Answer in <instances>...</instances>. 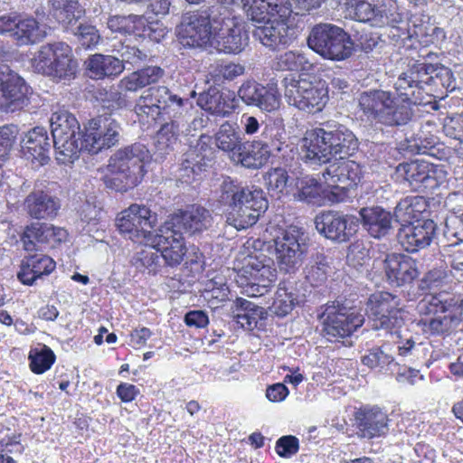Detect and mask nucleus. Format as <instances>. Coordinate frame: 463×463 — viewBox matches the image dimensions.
I'll use <instances>...</instances> for the list:
<instances>
[{"mask_svg": "<svg viewBox=\"0 0 463 463\" xmlns=\"http://www.w3.org/2000/svg\"><path fill=\"white\" fill-rule=\"evenodd\" d=\"M326 188L323 189V198L331 204L345 203L349 198V187L339 185V183H331L329 180H323Z\"/></svg>", "mask_w": 463, "mask_h": 463, "instance_id": "58", "label": "nucleus"}, {"mask_svg": "<svg viewBox=\"0 0 463 463\" xmlns=\"http://www.w3.org/2000/svg\"><path fill=\"white\" fill-rule=\"evenodd\" d=\"M188 99H183L166 86L150 87L137 100L135 112L147 124L182 119L186 113Z\"/></svg>", "mask_w": 463, "mask_h": 463, "instance_id": "8", "label": "nucleus"}, {"mask_svg": "<svg viewBox=\"0 0 463 463\" xmlns=\"http://www.w3.org/2000/svg\"><path fill=\"white\" fill-rule=\"evenodd\" d=\"M279 106L280 93L278 85L276 83L261 85L255 107L261 110L271 112L278 109Z\"/></svg>", "mask_w": 463, "mask_h": 463, "instance_id": "53", "label": "nucleus"}, {"mask_svg": "<svg viewBox=\"0 0 463 463\" xmlns=\"http://www.w3.org/2000/svg\"><path fill=\"white\" fill-rule=\"evenodd\" d=\"M436 228V223L430 219L416 220L402 230L401 243L406 251H418L430 244Z\"/></svg>", "mask_w": 463, "mask_h": 463, "instance_id": "29", "label": "nucleus"}, {"mask_svg": "<svg viewBox=\"0 0 463 463\" xmlns=\"http://www.w3.org/2000/svg\"><path fill=\"white\" fill-rule=\"evenodd\" d=\"M216 146L225 152L232 161L243 139L236 127L229 121L223 122L214 135Z\"/></svg>", "mask_w": 463, "mask_h": 463, "instance_id": "41", "label": "nucleus"}, {"mask_svg": "<svg viewBox=\"0 0 463 463\" xmlns=\"http://www.w3.org/2000/svg\"><path fill=\"white\" fill-rule=\"evenodd\" d=\"M86 74L92 80L116 77L124 71L122 61L111 55L95 53L84 62Z\"/></svg>", "mask_w": 463, "mask_h": 463, "instance_id": "33", "label": "nucleus"}, {"mask_svg": "<svg viewBox=\"0 0 463 463\" xmlns=\"http://www.w3.org/2000/svg\"><path fill=\"white\" fill-rule=\"evenodd\" d=\"M434 71L435 67L431 63L416 61L410 65L394 84L396 106H407L413 112L412 106L429 104L431 98L436 97L432 93L434 87L442 85L447 90L454 89L451 87L453 75L449 70L444 69L432 76Z\"/></svg>", "mask_w": 463, "mask_h": 463, "instance_id": "4", "label": "nucleus"}, {"mask_svg": "<svg viewBox=\"0 0 463 463\" xmlns=\"http://www.w3.org/2000/svg\"><path fill=\"white\" fill-rule=\"evenodd\" d=\"M443 131L448 137L458 141L456 151L463 158V116L448 118L443 125Z\"/></svg>", "mask_w": 463, "mask_h": 463, "instance_id": "57", "label": "nucleus"}, {"mask_svg": "<svg viewBox=\"0 0 463 463\" xmlns=\"http://www.w3.org/2000/svg\"><path fill=\"white\" fill-rule=\"evenodd\" d=\"M298 450L299 440L296 436H282L276 441L275 451L280 458H289L296 455Z\"/></svg>", "mask_w": 463, "mask_h": 463, "instance_id": "63", "label": "nucleus"}, {"mask_svg": "<svg viewBox=\"0 0 463 463\" xmlns=\"http://www.w3.org/2000/svg\"><path fill=\"white\" fill-rule=\"evenodd\" d=\"M258 140L263 144L269 157L272 155L280 154L288 146L285 127L277 123L266 124L261 130L260 138Z\"/></svg>", "mask_w": 463, "mask_h": 463, "instance_id": "40", "label": "nucleus"}, {"mask_svg": "<svg viewBox=\"0 0 463 463\" xmlns=\"http://www.w3.org/2000/svg\"><path fill=\"white\" fill-rule=\"evenodd\" d=\"M458 283L452 270L446 267L429 270L420 280V288L428 291L420 302L424 326L433 335L449 333L463 320V297L455 292Z\"/></svg>", "mask_w": 463, "mask_h": 463, "instance_id": "2", "label": "nucleus"}, {"mask_svg": "<svg viewBox=\"0 0 463 463\" xmlns=\"http://www.w3.org/2000/svg\"><path fill=\"white\" fill-rule=\"evenodd\" d=\"M297 262H249L237 271V283L247 288L250 297H260L268 293L278 279V268L280 271L292 273Z\"/></svg>", "mask_w": 463, "mask_h": 463, "instance_id": "14", "label": "nucleus"}, {"mask_svg": "<svg viewBox=\"0 0 463 463\" xmlns=\"http://www.w3.org/2000/svg\"><path fill=\"white\" fill-rule=\"evenodd\" d=\"M68 235V232L64 228L45 222H32L24 227L21 235V241L26 251L33 252L38 250V244H45L51 248H55L65 242Z\"/></svg>", "mask_w": 463, "mask_h": 463, "instance_id": "24", "label": "nucleus"}, {"mask_svg": "<svg viewBox=\"0 0 463 463\" xmlns=\"http://www.w3.org/2000/svg\"><path fill=\"white\" fill-rule=\"evenodd\" d=\"M238 309L234 316L235 322L243 329L252 331L264 317L263 308L244 299H237Z\"/></svg>", "mask_w": 463, "mask_h": 463, "instance_id": "43", "label": "nucleus"}, {"mask_svg": "<svg viewBox=\"0 0 463 463\" xmlns=\"http://www.w3.org/2000/svg\"><path fill=\"white\" fill-rule=\"evenodd\" d=\"M197 105L213 116L224 118L235 111L238 102L233 91H221L214 87H210L199 93Z\"/></svg>", "mask_w": 463, "mask_h": 463, "instance_id": "27", "label": "nucleus"}, {"mask_svg": "<svg viewBox=\"0 0 463 463\" xmlns=\"http://www.w3.org/2000/svg\"><path fill=\"white\" fill-rule=\"evenodd\" d=\"M400 298L386 291L372 294L367 301V313L373 321V328L387 333L397 332L404 325Z\"/></svg>", "mask_w": 463, "mask_h": 463, "instance_id": "16", "label": "nucleus"}, {"mask_svg": "<svg viewBox=\"0 0 463 463\" xmlns=\"http://www.w3.org/2000/svg\"><path fill=\"white\" fill-rule=\"evenodd\" d=\"M245 66L240 62L221 59L210 64L206 74L207 83L222 87L244 75Z\"/></svg>", "mask_w": 463, "mask_h": 463, "instance_id": "35", "label": "nucleus"}, {"mask_svg": "<svg viewBox=\"0 0 463 463\" xmlns=\"http://www.w3.org/2000/svg\"><path fill=\"white\" fill-rule=\"evenodd\" d=\"M115 224L125 239L146 244L154 236L157 214L146 204L135 203L117 214Z\"/></svg>", "mask_w": 463, "mask_h": 463, "instance_id": "12", "label": "nucleus"}, {"mask_svg": "<svg viewBox=\"0 0 463 463\" xmlns=\"http://www.w3.org/2000/svg\"><path fill=\"white\" fill-rule=\"evenodd\" d=\"M33 67L43 75L70 80L76 75L78 62L73 59L68 44L54 43L40 48L33 59Z\"/></svg>", "mask_w": 463, "mask_h": 463, "instance_id": "15", "label": "nucleus"}, {"mask_svg": "<svg viewBox=\"0 0 463 463\" xmlns=\"http://www.w3.org/2000/svg\"><path fill=\"white\" fill-rule=\"evenodd\" d=\"M230 288L228 286H216L204 288L203 297L211 308H218L221 304L228 300Z\"/></svg>", "mask_w": 463, "mask_h": 463, "instance_id": "61", "label": "nucleus"}, {"mask_svg": "<svg viewBox=\"0 0 463 463\" xmlns=\"http://www.w3.org/2000/svg\"><path fill=\"white\" fill-rule=\"evenodd\" d=\"M321 184L315 178L306 176L298 183L297 197L298 200L316 203L322 196Z\"/></svg>", "mask_w": 463, "mask_h": 463, "instance_id": "54", "label": "nucleus"}, {"mask_svg": "<svg viewBox=\"0 0 463 463\" xmlns=\"http://www.w3.org/2000/svg\"><path fill=\"white\" fill-rule=\"evenodd\" d=\"M249 35L244 22L236 17H226L221 28L213 34L212 47L219 52L240 53L248 44Z\"/></svg>", "mask_w": 463, "mask_h": 463, "instance_id": "22", "label": "nucleus"}, {"mask_svg": "<svg viewBox=\"0 0 463 463\" xmlns=\"http://www.w3.org/2000/svg\"><path fill=\"white\" fill-rule=\"evenodd\" d=\"M307 45L321 57L331 61H343L352 55L353 42L342 28L329 24L315 25L308 37Z\"/></svg>", "mask_w": 463, "mask_h": 463, "instance_id": "10", "label": "nucleus"}, {"mask_svg": "<svg viewBox=\"0 0 463 463\" xmlns=\"http://www.w3.org/2000/svg\"><path fill=\"white\" fill-rule=\"evenodd\" d=\"M248 17L257 23L253 36L270 48L286 47L292 43L293 29L288 24L292 8L289 0H241Z\"/></svg>", "mask_w": 463, "mask_h": 463, "instance_id": "3", "label": "nucleus"}, {"mask_svg": "<svg viewBox=\"0 0 463 463\" xmlns=\"http://www.w3.org/2000/svg\"><path fill=\"white\" fill-rule=\"evenodd\" d=\"M0 109L15 112L24 109L28 101L29 87L24 80L8 65L0 64Z\"/></svg>", "mask_w": 463, "mask_h": 463, "instance_id": "20", "label": "nucleus"}, {"mask_svg": "<svg viewBox=\"0 0 463 463\" xmlns=\"http://www.w3.org/2000/svg\"><path fill=\"white\" fill-rule=\"evenodd\" d=\"M24 156L33 163L44 165L50 160L51 142L46 128L35 127L29 130L22 146Z\"/></svg>", "mask_w": 463, "mask_h": 463, "instance_id": "32", "label": "nucleus"}, {"mask_svg": "<svg viewBox=\"0 0 463 463\" xmlns=\"http://www.w3.org/2000/svg\"><path fill=\"white\" fill-rule=\"evenodd\" d=\"M315 222L317 229L326 238L339 241H348L359 226V219L355 216L342 215L334 211L318 214Z\"/></svg>", "mask_w": 463, "mask_h": 463, "instance_id": "23", "label": "nucleus"}, {"mask_svg": "<svg viewBox=\"0 0 463 463\" xmlns=\"http://www.w3.org/2000/svg\"><path fill=\"white\" fill-rule=\"evenodd\" d=\"M118 124L110 117L98 116L90 119L81 132L80 151L96 155L118 143Z\"/></svg>", "mask_w": 463, "mask_h": 463, "instance_id": "18", "label": "nucleus"}, {"mask_svg": "<svg viewBox=\"0 0 463 463\" xmlns=\"http://www.w3.org/2000/svg\"><path fill=\"white\" fill-rule=\"evenodd\" d=\"M179 35L184 46L194 48L212 46L213 34L210 15L203 11L185 13L182 18Z\"/></svg>", "mask_w": 463, "mask_h": 463, "instance_id": "21", "label": "nucleus"}, {"mask_svg": "<svg viewBox=\"0 0 463 463\" xmlns=\"http://www.w3.org/2000/svg\"><path fill=\"white\" fill-rule=\"evenodd\" d=\"M144 15L128 14V15H112L108 20V27L115 33L122 34H133L138 37L140 26L143 24Z\"/></svg>", "mask_w": 463, "mask_h": 463, "instance_id": "49", "label": "nucleus"}, {"mask_svg": "<svg viewBox=\"0 0 463 463\" xmlns=\"http://www.w3.org/2000/svg\"><path fill=\"white\" fill-rule=\"evenodd\" d=\"M218 201L222 206L228 207L227 222L238 230L255 224L269 207L261 189L251 191L230 176L222 183Z\"/></svg>", "mask_w": 463, "mask_h": 463, "instance_id": "5", "label": "nucleus"}, {"mask_svg": "<svg viewBox=\"0 0 463 463\" xmlns=\"http://www.w3.org/2000/svg\"><path fill=\"white\" fill-rule=\"evenodd\" d=\"M164 75L165 71L161 67L146 66L123 77L118 82V89L125 92H137L157 83Z\"/></svg>", "mask_w": 463, "mask_h": 463, "instance_id": "37", "label": "nucleus"}, {"mask_svg": "<svg viewBox=\"0 0 463 463\" xmlns=\"http://www.w3.org/2000/svg\"><path fill=\"white\" fill-rule=\"evenodd\" d=\"M359 107L367 118L386 126L406 125L413 112L407 106H396L391 91L373 90L364 91L359 97Z\"/></svg>", "mask_w": 463, "mask_h": 463, "instance_id": "9", "label": "nucleus"}, {"mask_svg": "<svg viewBox=\"0 0 463 463\" xmlns=\"http://www.w3.org/2000/svg\"><path fill=\"white\" fill-rule=\"evenodd\" d=\"M323 317V331L330 341L352 335L364 322L359 312L335 302L326 305Z\"/></svg>", "mask_w": 463, "mask_h": 463, "instance_id": "19", "label": "nucleus"}, {"mask_svg": "<svg viewBox=\"0 0 463 463\" xmlns=\"http://www.w3.org/2000/svg\"><path fill=\"white\" fill-rule=\"evenodd\" d=\"M393 362V357L385 354L381 347L371 349L368 354L362 357L363 364L371 369L384 368Z\"/></svg>", "mask_w": 463, "mask_h": 463, "instance_id": "60", "label": "nucleus"}, {"mask_svg": "<svg viewBox=\"0 0 463 463\" xmlns=\"http://www.w3.org/2000/svg\"><path fill=\"white\" fill-rule=\"evenodd\" d=\"M142 24L140 30H143V32H140L138 37L148 38L154 42L159 43L167 33L166 28L159 21L148 22L144 16V22Z\"/></svg>", "mask_w": 463, "mask_h": 463, "instance_id": "64", "label": "nucleus"}, {"mask_svg": "<svg viewBox=\"0 0 463 463\" xmlns=\"http://www.w3.org/2000/svg\"><path fill=\"white\" fill-rule=\"evenodd\" d=\"M271 68L279 71H303L312 68V63L304 53L288 51L278 55L273 61Z\"/></svg>", "mask_w": 463, "mask_h": 463, "instance_id": "45", "label": "nucleus"}, {"mask_svg": "<svg viewBox=\"0 0 463 463\" xmlns=\"http://www.w3.org/2000/svg\"><path fill=\"white\" fill-rule=\"evenodd\" d=\"M179 136V124L175 121H166L163 124L156 133V140L158 145L169 147L175 144Z\"/></svg>", "mask_w": 463, "mask_h": 463, "instance_id": "62", "label": "nucleus"}, {"mask_svg": "<svg viewBox=\"0 0 463 463\" xmlns=\"http://www.w3.org/2000/svg\"><path fill=\"white\" fill-rule=\"evenodd\" d=\"M360 216L364 227L373 238L385 236L392 228L391 213L381 207L362 208Z\"/></svg>", "mask_w": 463, "mask_h": 463, "instance_id": "39", "label": "nucleus"}, {"mask_svg": "<svg viewBox=\"0 0 463 463\" xmlns=\"http://www.w3.org/2000/svg\"><path fill=\"white\" fill-rule=\"evenodd\" d=\"M387 414L377 406L365 405L354 413V426L360 439H373L384 436L388 431Z\"/></svg>", "mask_w": 463, "mask_h": 463, "instance_id": "25", "label": "nucleus"}, {"mask_svg": "<svg viewBox=\"0 0 463 463\" xmlns=\"http://www.w3.org/2000/svg\"><path fill=\"white\" fill-rule=\"evenodd\" d=\"M306 157L320 164H329L322 174L323 180L339 183L347 187L355 186L363 177L362 166L346 157L358 150L359 142L354 134L339 125L333 130L315 128L306 131L302 139Z\"/></svg>", "mask_w": 463, "mask_h": 463, "instance_id": "1", "label": "nucleus"}, {"mask_svg": "<svg viewBox=\"0 0 463 463\" xmlns=\"http://www.w3.org/2000/svg\"><path fill=\"white\" fill-rule=\"evenodd\" d=\"M50 122L56 160L62 165L73 163L80 153L78 119L68 110L59 109L52 114Z\"/></svg>", "mask_w": 463, "mask_h": 463, "instance_id": "11", "label": "nucleus"}, {"mask_svg": "<svg viewBox=\"0 0 463 463\" xmlns=\"http://www.w3.org/2000/svg\"><path fill=\"white\" fill-rule=\"evenodd\" d=\"M218 201L222 206L228 207L227 222L238 230L255 224L269 207L261 189L251 191L230 176L222 183Z\"/></svg>", "mask_w": 463, "mask_h": 463, "instance_id": "6", "label": "nucleus"}, {"mask_svg": "<svg viewBox=\"0 0 463 463\" xmlns=\"http://www.w3.org/2000/svg\"><path fill=\"white\" fill-rule=\"evenodd\" d=\"M396 173L414 189L433 191L445 184L448 171L443 165H435L423 159L400 164Z\"/></svg>", "mask_w": 463, "mask_h": 463, "instance_id": "17", "label": "nucleus"}, {"mask_svg": "<svg viewBox=\"0 0 463 463\" xmlns=\"http://www.w3.org/2000/svg\"><path fill=\"white\" fill-rule=\"evenodd\" d=\"M300 232L298 229L290 226L283 230L280 236L275 240V250L279 260H290L298 259L305 252V244L299 242Z\"/></svg>", "mask_w": 463, "mask_h": 463, "instance_id": "38", "label": "nucleus"}, {"mask_svg": "<svg viewBox=\"0 0 463 463\" xmlns=\"http://www.w3.org/2000/svg\"><path fill=\"white\" fill-rule=\"evenodd\" d=\"M24 208L33 219L53 220L59 213L61 202L47 191L34 190L25 197Z\"/></svg>", "mask_w": 463, "mask_h": 463, "instance_id": "28", "label": "nucleus"}, {"mask_svg": "<svg viewBox=\"0 0 463 463\" xmlns=\"http://www.w3.org/2000/svg\"><path fill=\"white\" fill-rule=\"evenodd\" d=\"M43 37L39 22L33 16L19 14L13 39L18 45H29L39 43Z\"/></svg>", "mask_w": 463, "mask_h": 463, "instance_id": "42", "label": "nucleus"}, {"mask_svg": "<svg viewBox=\"0 0 463 463\" xmlns=\"http://www.w3.org/2000/svg\"><path fill=\"white\" fill-rule=\"evenodd\" d=\"M266 186L271 196L279 197L287 188L289 179L288 171L282 167L270 168L264 175Z\"/></svg>", "mask_w": 463, "mask_h": 463, "instance_id": "55", "label": "nucleus"}, {"mask_svg": "<svg viewBox=\"0 0 463 463\" xmlns=\"http://www.w3.org/2000/svg\"><path fill=\"white\" fill-rule=\"evenodd\" d=\"M201 268L206 270V287L228 286L227 281L234 276L237 281V271L240 268H230L222 262H202Z\"/></svg>", "mask_w": 463, "mask_h": 463, "instance_id": "46", "label": "nucleus"}, {"mask_svg": "<svg viewBox=\"0 0 463 463\" xmlns=\"http://www.w3.org/2000/svg\"><path fill=\"white\" fill-rule=\"evenodd\" d=\"M43 262H22L21 269L17 274L18 279L24 285L33 283L43 275H48L56 267V262H48L43 269Z\"/></svg>", "mask_w": 463, "mask_h": 463, "instance_id": "51", "label": "nucleus"}, {"mask_svg": "<svg viewBox=\"0 0 463 463\" xmlns=\"http://www.w3.org/2000/svg\"><path fill=\"white\" fill-rule=\"evenodd\" d=\"M18 128L14 125L0 127V160L5 161L7 156L15 142Z\"/></svg>", "mask_w": 463, "mask_h": 463, "instance_id": "59", "label": "nucleus"}, {"mask_svg": "<svg viewBox=\"0 0 463 463\" xmlns=\"http://www.w3.org/2000/svg\"><path fill=\"white\" fill-rule=\"evenodd\" d=\"M29 368L34 374H43L49 371L56 362V354L51 347L32 348L28 354Z\"/></svg>", "mask_w": 463, "mask_h": 463, "instance_id": "48", "label": "nucleus"}, {"mask_svg": "<svg viewBox=\"0 0 463 463\" xmlns=\"http://www.w3.org/2000/svg\"><path fill=\"white\" fill-rule=\"evenodd\" d=\"M166 234L159 236V240L155 247L156 253L164 260H183L186 252V246L183 233L178 229H165ZM159 255L151 256L150 260H156Z\"/></svg>", "mask_w": 463, "mask_h": 463, "instance_id": "34", "label": "nucleus"}, {"mask_svg": "<svg viewBox=\"0 0 463 463\" xmlns=\"http://www.w3.org/2000/svg\"><path fill=\"white\" fill-rule=\"evenodd\" d=\"M284 95L288 103L307 113L323 110L329 96L327 86L322 81L296 79L293 76L283 79Z\"/></svg>", "mask_w": 463, "mask_h": 463, "instance_id": "13", "label": "nucleus"}, {"mask_svg": "<svg viewBox=\"0 0 463 463\" xmlns=\"http://www.w3.org/2000/svg\"><path fill=\"white\" fill-rule=\"evenodd\" d=\"M347 10L359 22H374L375 5L365 0H347Z\"/></svg>", "mask_w": 463, "mask_h": 463, "instance_id": "56", "label": "nucleus"}, {"mask_svg": "<svg viewBox=\"0 0 463 463\" xmlns=\"http://www.w3.org/2000/svg\"><path fill=\"white\" fill-rule=\"evenodd\" d=\"M211 214L200 205H190L185 210H178L170 214L165 222V229H178L189 233L202 232L211 222Z\"/></svg>", "mask_w": 463, "mask_h": 463, "instance_id": "26", "label": "nucleus"}, {"mask_svg": "<svg viewBox=\"0 0 463 463\" xmlns=\"http://www.w3.org/2000/svg\"><path fill=\"white\" fill-rule=\"evenodd\" d=\"M234 156V163L249 169H260L267 165L270 158L269 152L258 139L243 140Z\"/></svg>", "mask_w": 463, "mask_h": 463, "instance_id": "36", "label": "nucleus"}, {"mask_svg": "<svg viewBox=\"0 0 463 463\" xmlns=\"http://www.w3.org/2000/svg\"><path fill=\"white\" fill-rule=\"evenodd\" d=\"M375 5L374 23L379 25L399 22L400 14L396 0H373Z\"/></svg>", "mask_w": 463, "mask_h": 463, "instance_id": "52", "label": "nucleus"}, {"mask_svg": "<svg viewBox=\"0 0 463 463\" xmlns=\"http://www.w3.org/2000/svg\"><path fill=\"white\" fill-rule=\"evenodd\" d=\"M182 170L183 176L196 180L203 172L206 171L208 159L199 150L198 146L190 147L183 156Z\"/></svg>", "mask_w": 463, "mask_h": 463, "instance_id": "47", "label": "nucleus"}, {"mask_svg": "<svg viewBox=\"0 0 463 463\" xmlns=\"http://www.w3.org/2000/svg\"><path fill=\"white\" fill-rule=\"evenodd\" d=\"M304 298L305 294L300 293L295 279H282L275 292L270 309L277 317H284L304 302Z\"/></svg>", "mask_w": 463, "mask_h": 463, "instance_id": "30", "label": "nucleus"}, {"mask_svg": "<svg viewBox=\"0 0 463 463\" xmlns=\"http://www.w3.org/2000/svg\"><path fill=\"white\" fill-rule=\"evenodd\" d=\"M48 17L65 30L72 28L85 14L79 0H48Z\"/></svg>", "mask_w": 463, "mask_h": 463, "instance_id": "31", "label": "nucleus"}, {"mask_svg": "<svg viewBox=\"0 0 463 463\" xmlns=\"http://www.w3.org/2000/svg\"><path fill=\"white\" fill-rule=\"evenodd\" d=\"M444 233L448 238L456 239L449 245L453 249L451 251L454 258L463 259V209H458L447 217Z\"/></svg>", "mask_w": 463, "mask_h": 463, "instance_id": "44", "label": "nucleus"}, {"mask_svg": "<svg viewBox=\"0 0 463 463\" xmlns=\"http://www.w3.org/2000/svg\"><path fill=\"white\" fill-rule=\"evenodd\" d=\"M147 158L148 150L139 143L118 149L110 156L107 173L102 176L105 186L119 193L135 188L146 173L145 162Z\"/></svg>", "mask_w": 463, "mask_h": 463, "instance_id": "7", "label": "nucleus"}, {"mask_svg": "<svg viewBox=\"0 0 463 463\" xmlns=\"http://www.w3.org/2000/svg\"><path fill=\"white\" fill-rule=\"evenodd\" d=\"M386 276L388 281L396 287L412 282L419 275L416 268L410 262H387Z\"/></svg>", "mask_w": 463, "mask_h": 463, "instance_id": "50", "label": "nucleus"}]
</instances>
